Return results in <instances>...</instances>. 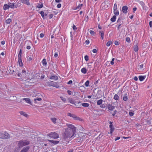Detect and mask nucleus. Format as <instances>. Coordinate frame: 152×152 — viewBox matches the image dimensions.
Listing matches in <instances>:
<instances>
[{"mask_svg": "<svg viewBox=\"0 0 152 152\" xmlns=\"http://www.w3.org/2000/svg\"><path fill=\"white\" fill-rule=\"evenodd\" d=\"M29 147L28 146L24 147L20 152H27L29 149Z\"/></svg>", "mask_w": 152, "mask_h": 152, "instance_id": "14", "label": "nucleus"}, {"mask_svg": "<svg viewBox=\"0 0 152 152\" xmlns=\"http://www.w3.org/2000/svg\"><path fill=\"white\" fill-rule=\"evenodd\" d=\"M9 8V5L7 4H5L4 5L3 9L4 10H6Z\"/></svg>", "mask_w": 152, "mask_h": 152, "instance_id": "22", "label": "nucleus"}, {"mask_svg": "<svg viewBox=\"0 0 152 152\" xmlns=\"http://www.w3.org/2000/svg\"><path fill=\"white\" fill-rule=\"evenodd\" d=\"M67 115L68 116L72 118L74 120L79 121L81 120V119L80 118L76 116L74 114H72L70 113H68Z\"/></svg>", "mask_w": 152, "mask_h": 152, "instance_id": "5", "label": "nucleus"}, {"mask_svg": "<svg viewBox=\"0 0 152 152\" xmlns=\"http://www.w3.org/2000/svg\"><path fill=\"white\" fill-rule=\"evenodd\" d=\"M47 84L49 86H51L53 87H56V88H58L59 86L57 82H55L53 81H50L47 82Z\"/></svg>", "mask_w": 152, "mask_h": 152, "instance_id": "3", "label": "nucleus"}, {"mask_svg": "<svg viewBox=\"0 0 152 152\" xmlns=\"http://www.w3.org/2000/svg\"><path fill=\"white\" fill-rule=\"evenodd\" d=\"M107 108L109 110L112 111L115 109V107L111 104H108L107 106Z\"/></svg>", "mask_w": 152, "mask_h": 152, "instance_id": "12", "label": "nucleus"}, {"mask_svg": "<svg viewBox=\"0 0 152 152\" xmlns=\"http://www.w3.org/2000/svg\"><path fill=\"white\" fill-rule=\"evenodd\" d=\"M84 58L86 61H88L89 59L88 56L87 55L85 56L84 57Z\"/></svg>", "mask_w": 152, "mask_h": 152, "instance_id": "48", "label": "nucleus"}, {"mask_svg": "<svg viewBox=\"0 0 152 152\" xmlns=\"http://www.w3.org/2000/svg\"><path fill=\"white\" fill-rule=\"evenodd\" d=\"M121 18H119L117 20V22L118 24L117 25V28L118 30L121 28V26L123 24V22L121 21Z\"/></svg>", "mask_w": 152, "mask_h": 152, "instance_id": "6", "label": "nucleus"}, {"mask_svg": "<svg viewBox=\"0 0 152 152\" xmlns=\"http://www.w3.org/2000/svg\"><path fill=\"white\" fill-rule=\"evenodd\" d=\"M4 139H7L9 138L10 137V136L9 134L6 132H4Z\"/></svg>", "mask_w": 152, "mask_h": 152, "instance_id": "13", "label": "nucleus"}, {"mask_svg": "<svg viewBox=\"0 0 152 152\" xmlns=\"http://www.w3.org/2000/svg\"><path fill=\"white\" fill-rule=\"evenodd\" d=\"M102 99H99L97 101V104L98 105H99L102 104Z\"/></svg>", "mask_w": 152, "mask_h": 152, "instance_id": "31", "label": "nucleus"}, {"mask_svg": "<svg viewBox=\"0 0 152 152\" xmlns=\"http://www.w3.org/2000/svg\"><path fill=\"white\" fill-rule=\"evenodd\" d=\"M61 4H58L57 5V7L58 8H59L61 7Z\"/></svg>", "mask_w": 152, "mask_h": 152, "instance_id": "54", "label": "nucleus"}, {"mask_svg": "<svg viewBox=\"0 0 152 152\" xmlns=\"http://www.w3.org/2000/svg\"><path fill=\"white\" fill-rule=\"evenodd\" d=\"M42 65L44 66H46L47 65L46 60L44 58L42 61Z\"/></svg>", "mask_w": 152, "mask_h": 152, "instance_id": "20", "label": "nucleus"}, {"mask_svg": "<svg viewBox=\"0 0 152 152\" xmlns=\"http://www.w3.org/2000/svg\"><path fill=\"white\" fill-rule=\"evenodd\" d=\"M4 133L0 132V138L4 139Z\"/></svg>", "mask_w": 152, "mask_h": 152, "instance_id": "44", "label": "nucleus"}, {"mask_svg": "<svg viewBox=\"0 0 152 152\" xmlns=\"http://www.w3.org/2000/svg\"><path fill=\"white\" fill-rule=\"evenodd\" d=\"M67 128L63 129V136L65 139L72 137L76 132V128L74 125L70 124H66Z\"/></svg>", "mask_w": 152, "mask_h": 152, "instance_id": "1", "label": "nucleus"}, {"mask_svg": "<svg viewBox=\"0 0 152 152\" xmlns=\"http://www.w3.org/2000/svg\"><path fill=\"white\" fill-rule=\"evenodd\" d=\"M92 52L93 53H96L97 52V50L96 49H94L92 50Z\"/></svg>", "mask_w": 152, "mask_h": 152, "instance_id": "55", "label": "nucleus"}, {"mask_svg": "<svg viewBox=\"0 0 152 152\" xmlns=\"http://www.w3.org/2000/svg\"><path fill=\"white\" fill-rule=\"evenodd\" d=\"M126 42L129 43L130 42V38L129 37H127L126 38Z\"/></svg>", "mask_w": 152, "mask_h": 152, "instance_id": "46", "label": "nucleus"}, {"mask_svg": "<svg viewBox=\"0 0 152 152\" xmlns=\"http://www.w3.org/2000/svg\"><path fill=\"white\" fill-rule=\"evenodd\" d=\"M54 57H57L58 56V53L57 52H56L54 54Z\"/></svg>", "mask_w": 152, "mask_h": 152, "instance_id": "64", "label": "nucleus"}, {"mask_svg": "<svg viewBox=\"0 0 152 152\" xmlns=\"http://www.w3.org/2000/svg\"><path fill=\"white\" fill-rule=\"evenodd\" d=\"M21 72L22 73L23 76L25 75L26 73V71L24 69L22 70Z\"/></svg>", "mask_w": 152, "mask_h": 152, "instance_id": "34", "label": "nucleus"}, {"mask_svg": "<svg viewBox=\"0 0 152 152\" xmlns=\"http://www.w3.org/2000/svg\"><path fill=\"white\" fill-rule=\"evenodd\" d=\"M129 115L130 116H132L134 114V113L132 112H129Z\"/></svg>", "mask_w": 152, "mask_h": 152, "instance_id": "51", "label": "nucleus"}, {"mask_svg": "<svg viewBox=\"0 0 152 152\" xmlns=\"http://www.w3.org/2000/svg\"><path fill=\"white\" fill-rule=\"evenodd\" d=\"M12 20L10 18H8L6 20L5 22L7 24H9L11 22Z\"/></svg>", "mask_w": 152, "mask_h": 152, "instance_id": "33", "label": "nucleus"}, {"mask_svg": "<svg viewBox=\"0 0 152 152\" xmlns=\"http://www.w3.org/2000/svg\"><path fill=\"white\" fill-rule=\"evenodd\" d=\"M140 5H141L142 8L143 9H145L146 8V7L145 6V3L142 1H140Z\"/></svg>", "mask_w": 152, "mask_h": 152, "instance_id": "24", "label": "nucleus"}, {"mask_svg": "<svg viewBox=\"0 0 152 152\" xmlns=\"http://www.w3.org/2000/svg\"><path fill=\"white\" fill-rule=\"evenodd\" d=\"M117 4L116 3H115L114 5L113 10H116L117 9Z\"/></svg>", "mask_w": 152, "mask_h": 152, "instance_id": "47", "label": "nucleus"}, {"mask_svg": "<svg viewBox=\"0 0 152 152\" xmlns=\"http://www.w3.org/2000/svg\"><path fill=\"white\" fill-rule=\"evenodd\" d=\"M119 97L117 94H115L114 96L113 99L116 100H117L118 99Z\"/></svg>", "mask_w": 152, "mask_h": 152, "instance_id": "35", "label": "nucleus"}, {"mask_svg": "<svg viewBox=\"0 0 152 152\" xmlns=\"http://www.w3.org/2000/svg\"><path fill=\"white\" fill-rule=\"evenodd\" d=\"M114 13L115 15V16H117L119 15V12L118 11L116 10H114Z\"/></svg>", "mask_w": 152, "mask_h": 152, "instance_id": "32", "label": "nucleus"}, {"mask_svg": "<svg viewBox=\"0 0 152 152\" xmlns=\"http://www.w3.org/2000/svg\"><path fill=\"white\" fill-rule=\"evenodd\" d=\"M49 18L50 19L51 18L53 17V15L52 14H50L49 15Z\"/></svg>", "mask_w": 152, "mask_h": 152, "instance_id": "62", "label": "nucleus"}, {"mask_svg": "<svg viewBox=\"0 0 152 152\" xmlns=\"http://www.w3.org/2000/svg\"><path fill=\"white\" fill-rule=\"evenodd\" d=\"M68 100L69 102L70 103L72 104H74L76 106H77L75 104V101L72 98H68Z\"/></svg>", "mask_w": 152, "mask_h": 152, "instance_id": "15", "label": "nucleus"}, {"mask_svg": "<svg viewBox=\"0 0 152 152\" xmlns=\"http://www.w3.org/2000/svg\"><path fill=\"white\" fill-rule=\"evenodd\" d=\"M149 26L151 28L152 27V21H151L149 22Z\"/></svg>", "mask_w": 152, "mask_h": 152, "instance_id": "60", "label": "nucleus"}, {"mask_svg": "<svg viewBox=\"0 0 152 152\" xmlns=\"http://www.w3.org/2000/svg\"><path fill=\"white\" fill-rule=\"evenodd\" d=\"M134 80L135 81H137L138 80V78L137 76H134Z\"/></svg>", "mask_w": 152, "mask_h": 152, "instance_id": "59", "label": "nucleus"}, {"mask_svg": "<svg viewBox=\"0 0 152 152\" xmlns=\"http://www.w3.org/2000/svg\"><path fill=\"white\" fill-rule=\"evenodd\" d=\"M89 82L88 80L85 83V85L86 87H88L89 86Z\"/></svg>", "mask_w": 152, "mask_h": 152, "instance_id": "42", "label": "nucleus"}, {"mask_svg": "<svg viewBox=\"0 0 152 152\" xmlns=\"http://www.w3.org/2000/svg\"><path fill=\"white\" fill-rule=\"evenodd\" d=\"M134 50L135 52H137L138 50V47L137 45H135L133 47Z\"/></svg>", "mask_w": 152, "mask_h": 152, "instance_id": "21", "label": "nucleus"}, {"mask_svg": "<svg viewBox=\"0 0 152 152\" xmlns=\"http://www.w3.org/2000/svg\"><path fill=\"white\" fill-rule=\"evenodd\" d=\"M89 32L91 34L92 36H94L95 34V33L92 30H90Z\"/></svg>", "mask_w": 152, "mask_h": 152, "instance_id": "41", "label": "nucleus"}, {"mask_svg": "<svg viewBox=\"0 0 152 152\" xmlns=\"http://www.w3.org/2000/svg\"><path fill=\"white\" fill-rule=\"evenodd\" d=\"M44 36V34L43 33H41L40 34V37L41 38H43Z\"/></svg>", "mask_w": 152, "mask_h": 152, "instance_id": "61", "label": "nucleus"}, {"mask_svg": "<svg viewBox=\"0 0 152 152\" xmlns=\"http://www.w3.org/2000/svg\"><path fill=\"white\" fill-rule=\"evenodd\" d=\"M43 7V4H39L37 6V7L38 8H41Z\"/></svg>", "mask_w": 152, "mask_h": 152, "instance_id": "38", "label": "nucleus"}, {"mask_svg": "<svg viewBox=\"0 0 152 152\" xmlns=\"http://www.w3.org/2000/svg\"><path fill=\"white\" fill-rule=\"evenodd\" d=\"M20 1L22 3L27 5H29L30 4L29 0H20Z\"/></svg>", "mask_w": 152, "mask_h": 152, "instance_id": "11", "label": "nucleus"}, {"mask_svg": "<svg viewBox=\"0 0 152 152\" xmlns=\"http://www.w3.org/2000/svg\"><path fill=\"white\" fill-rule=\"evenodd\" d=\"M128 7L126 6H123L122 8V11L124 13L126 14L127 12Z\"/></svg>", "mask_w": 152, "mask_h": 152, "instance_id": "9", "label": "nucleus"}, {"mask_svg": "<svg viewBox=\"0 0 152 152\" xmlns=\"http://www.w3.org/2000/svg\"><path fill=\"white\" fill-rule=\"evenodd\" d=\"M113 122L111 121H110L109 124H110L109 126V127L110 129V132L111 134H112L114 130V128L113 127V125L112 124Z\"/></svg>", "mask_w": 152, "mask_h": 152, "instance_id": "8", "label": "nucleus"}, {"mask_svg": "<svg viewBox=\"0 0 152 152\" xmlns=\"http://www.w3.org/2000/svg\"><path fill=\"white\" fill-rule=\"evenodd\" d=\"M40 14H41L42 18L44 19V17L45 16H46L47 15L46 14H45L44 12L43 11H41L39 12Z\"/></svg>", "mask_w": 152, "mask_h": 152, "instance_id": "25", "label": "nucleus"}, {"mask_svg": "<svg viewBox=\"0 0 152 152\" xmlns=\"http://www.w3.org/2000/svg\"><path fill=\"white\" fill-rule=\"evenodd\" d=\"M18 145L19 148H21L23 146L27 145L29 143V141L28 140H21L18 141Z\"/></svg>", "mask_w": 152, "mask_h": 152, "instance_id": "2", "label": "nucleus"}, {"mask_svg": "<svg viewBox=\"0 0 152 152\" xmlns=\"http://www.w3.org/2000/svg\"><path fill=\"white\" fill-rule=\"evenodd\" d=\"M21 55H22V54H18V59H22Z\"/></svg>", "mask_w": 152, "mask_h": 152, "instance_id": "50", "label": "nucleus"}, {"mask_svg": "<svg viewBox=\"0 0 152 152\" xmlns=\"http://www.w3.org/2000/svg\"><path fill=\"white\" fill-rule=\"evenodd\" d=\"M18 75L19 77H21L23 76L22 74V73H21V72H18Z\"/></svg>", "mask_w": 152, "mask_h": 152, "instance_id": "45", "label": "nucleus"}, {"mask_svg": "<svg viewBox=\"0 0 152 152\" xmlns=\"http://www.w3.org/2000/svg\"><path fill=\"white\" fill-rule=\"evenodd\" d=\"M22 100H25L27 103H28L30 104H31V102L29 99L24 98Z\"/></svg>", "mask_w": 152, "mask_h": 152, "instance_id": "17", "label": "nucleus"}, {"mask_svg": "<svg viewBox=\"0 0 152 152\" xmlns=\"http://www.w3.org/2000/svg\"><path fill=\"white\" fill-rule=\"evenodd\" d=\"M48 136L53 139H57L59 137L58 134L56 132H51L48 134Z\"/></svg>", "mask_w": 152, "mask_h": 152, "instance_id": "4", "label": "nucleus"}, {"mask_svg": "<svg viewBox=\"0 0 152 152\" xmlns=\"http://www.w3.org/2000/svg\"><path fill=\"white\" fill-rule=\"evenodd\" d=\"M67 93H68V94L69 95H71L72 93V92L71 91H70L69 90H68L67 91Z\"/></svg>", "mask_w": 152, "mask_h": 152, "instance_id": "53", "label": "nucleus"}, {"mask_svg": "<svg viewBox=\"0 0 152 152\" xmlns=\"http://www.w3.org/2000/svg\"><path fill=\"white\" fill-rule=\"evenodd\" d=\"M18 62L20 66H23V64L22 61V59H18Z\"/></svg>", "mask_w": 152, "mask_h": 152, "instance_id": "27", "label": "nucleus"}, {"mask_svg": "<svg viewBox=\"0 0 152 152\" xmlns=\"http://www.w3.org/2000/svg\"><path fill=\"white\" fill-rule=\"evenodd\" d=\"M51 119L52 122L54 124H56V118H52Z\"/></svg>", "mask_w": 152, "mask_h": 152, "instance_id": "40", "label": "nucleus"}, {"mask_svg": "<svg viewBox=\"0 0 152 152\" xmlns=\"http://www.w3.org/2000/svg\"><path fill=\"white\" fill-rule=\"evenodd\" d=\"M83 5V4H80L75 9V10H80Z\"/></svg>", "mask_w": 152, "mask_h": 152, "instance_id": "30", "label": "nucleus"}, {"mask_svg": "<svg viewBox=\"0 0 152 152\" xmlns=\"http://www.w3.org/2000/svg\"><path fill=\"white\" fill-rule=\"evenodd\" d=\"M47 140L48 141L50 142L52 144V145H54L57 144L59 142V141H55L53 140Z\"/></svg>", "mask_w": 152, "mask_h": 152, "instance_id": "10", "label": "nucleus"}, {"mask_svg": "<svg viewBox=\"0 0 152 152\" xmlns=\"http://www.w3.org/2000/svg\"><path fill=\"white\" fill-rule=\"evenodd\" d=\"M89 41L88 40H87L85 41V43L87 45L89 44Z\"/></svg>", "mask_w": 152, "mask_h": 152, "instance_id": "56", "label": "nucleus"}, {"mask_svg": "<svg viewBox=\"0 0 152 152\" xmlns=\"http://www.w3.org/2000/svg\"><path fill=\"white\" fill-rule=\"evenodd\" d=\"M51 80H57L58 79V77L56 75H53L51 76L50 78Z\"/></svg>", "mask_w": 152, "mask_h": 152, "instance_id": "16", "label": "nucleus"}, {"mask_svg": "<svg viewBox=\"0 0 152 152\" xmlns=\"http://www.w3.org/2000/svg\"><path fill=\"white\" fill-rule=\"evenodd\" d=\"M82 105L83 107H88L89 106V104L88 103H83L82 104Z\"/></svg>", "mask_w": 152, "mask_h": 152, "instance_id": "36", "label": "nucleus"}, {"mask_svg": "<svg viewBox=\"0 0 152 152\" xmlns=\"http://www.w3.org/2000/svg\"><path fill=\"white\" fill-rule=\"evenodd\" d=\"M115 44L116 45H119V43L117 41H115Z\"/></svg>", "mask_w": 152, "mask_h": 152, "instance_id": "58", "label": "nucleus"}, {"mask_svg": "<svg viewBox=\"0 0 152 152\" xmlns=\"http://www.w3.org/2000/svg\"><path fill=\"white\" fill-rule=\"evenodd\" d=\"M128 97L127 94H125L124 96L123 97V100L124 101H126L127 100Z\"/></svg>", "mask_w": 152, "mask_h": 152, "instance_id": "37", "label": "nucleus"}, {"mask_svg": "<svg viewBox=\"0 0 152 152\" xmlns=\"http://www.w3.org/2000/svg\"><path fill=\"white\" fill-rule=\"evenodd\" d=\"M81 71L82 73L85 74L87 72V70L85 68H83L81 69Z\"/></svg>", "mask_w": 152, "mask_h": 152, "instance_id": "29", "label": "nucleus"}, {"mask_svg": "<svg viewBox=\"0 0 152 152\" xmlns=\"http://www.w3.org/2000/svg\"><path fill=\"white\" fill-rule=\"evenodd\" d=\"M72 28H73V29L75 31L77 29V27H76V26L75 25H73V26Z\"/></svg>", "mask_w": 152, "mask_h": 152, "instance_id": "52", "label": "nucleus"}, {"mask_svg": "<svg viewBox=\"0 0 152 152\" xmlns=\"http://www.w3.org/2000/svg\"><path fill=\"white\" fill-rule=\"evenodd\" d=\"M146 77L145 76H142L141 75L139 76L138 77L139 80L140 81H143Z\"/></svg>", "mask_w": 152, "mask_h": 152, "instance_id": "19", "label": "nucleus"}, {"mask_svg": "<svg viewBox=\"0 0 152 152\" xmlns=\"http://www.w3.org/2000/svg\"><path fill=\"white\" fill-rule=\"evenodd\" d=\"M20 113L21 115H22L26 117H27L28 115L25 112L22 111H21L20 112Z\"/></svg>", "mask_w": 152, "mask_h": 152, "instance_id": "23", "label": "nucleus"}, {"mask_svg": "<svg viewBox=\"0 0 152 152\" xmlns=\"http://www.w3.org/2000/svg\"><path fill=\"white\" fill-rule=\"evenodd\" d=\"M42 100L41 98H38L35 99H34V103L36 104H39V103L38 102V101H40Z\"/></svg>", "mask_w": 152, "mask_h": 152, "instance_id": "18", "label": "nucleus"}, {"mask_svg": "<svg viewBox=\"0 0 152 152\" xmlns=\"http://www.w3.org/2000/svg\"><path fill=\"white\" fill-rule=\"evenodd\" d=\"M72 83V80H70L68 81V82L67 83L68 84H70Z\"/></svg>", "mask_w": 152, "mask_h": 152, "instance_id": "57", "label": "nucleus"}, {"mask_svg": "<svg viewBox=\"0 0 152 152\" xmlns=\"http://www.w3.org/2000/svg\"><path fill=\"white\" fill-rule=\"evenodd\" d=\"M137 9V8L136 7L133 8V12H134Z\"/></svg>", "mask_w": 152, "mask_h": 152, "instance_id": "63", "label": "nucleus"}, {"mask_svg": "<svg viewBox=\"0 0 152 152\" xmlns=\"http://www.w3.org/2000/svg\"><path fill=\"white\" fill-rule=\"evenodd\" d=\"M116 19V16L115 15H114L113 16V17L111 18L110 20L112 22H113L115 21Z\"/></svg>", "mask_w": 152, "mask_h": 152, "instance_id": "28", "label": "nucleus"}, {"mask_svg": "<svg viewBox=\"0 0 152 152\" xmlns=\"http://www.w3.org/2000/svg\"><path fill=\"white\" fill-rule=\"evenodd\" d=\"M19 2H18L17 3V4H18ZM8 4L9 5V8H10L11 9H13L14 8H17L18 7V5H14V3H11L10 2H9L8 3Z\"/></svg>", "mask_w": 152, "mask_h": 152, "instance_id": "7", "label": "nucleus"}, {"mask_svg": "<svg viewBox=\"0 0 152 152\" xmlns=\"http://www.w3.org/2000/svg\"><path fill=\"white\" fill-rule=\"evenodd\" d=\"M60 98L61 99V100L64 102H65L66 99L65 98L63 97L62 96H61L60 97Z\"/></svg>", "mask_w": 152, "mask_h": 152, "instance_id": "43", "label": "nucleus"}, {"mask_svg": "<svg viewBox=\"0 0 152 152\" xmlns=\"http://www.w3.org/2000/svg\"><path fill=\"white\" fill-rule=\"evenodd\" d=\"M99 33L100 34V36L101 37V39L103 40L104 39V34L103 31H99Z\"/></svg>", "mask_w": 152, "mask_h": 152, "instance_id": "26", "label": "nucleus"}, {"mask_svg": "<svg viewBox=\"0 0 152 152\" xmlns=\"http://www.w3.org/2000/svg\"><path fill=\"white\" fill-rule=\"evenodd\" d=\"M112 43V42L111 41H108L107 44L106 45L107 46L109 47L110 46Z\"/></svg>", "mask_w": 152, "mask_h": 152, "instance_id": "39", "label": "nucleus"}, {"mask_svg": "<svg viewBox=\"0 0 152 152\" xmlns=\"http://www.w3.org/2000/svg\"><path fill=\"white\" fill-rule=\"evenodd\" d=\"M115 60V58H112V60L110 62V64L111 65H113L114 64V61Z\"/></svg>", "mask_w": 152, "mask_h": 152, "instance_id": "49", "label": "nucleus"}]
</instances>
